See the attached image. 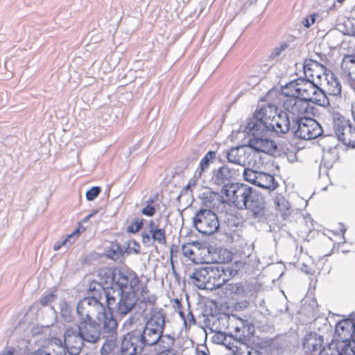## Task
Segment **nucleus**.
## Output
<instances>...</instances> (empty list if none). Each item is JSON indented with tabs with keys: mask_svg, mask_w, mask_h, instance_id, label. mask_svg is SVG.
Wrapping results in <instances>:
<instances>
[{
	"mask_svg": "<svg viewBox=\"0 0 355 355\" xmlns=\"http://www.w3.org/2000/svg\"><path fill=\"white\" fill-rule=\"evenodd\" d=\"M98 277L100 284H96V290H103L109 311L107 313L124 316L131 312L138 301L135 289L141 283L137 274L118 268H105L99 272Z\"/></svg>",
	"mask_w": 355,
	"mask_h": 355,
	"instance_id": "1",
	"label": "nucleus"
},
{
	"mask_svg": "<svg viewBox=\"0 0 355 355\" xmlns=\"http://www.w3.org/2000/svg\"><path fill=\"white\" fill-rule=\"evenodd\" d=\"M329 349L331 355H355V318H345L336 324Z\"/></svg>",
	"mask_w": 355,
	"mask_h": 355,
	"instance_id": "2",
	"label": "nucleus"
},
{
	"mask_svg": "<svg viewBox=\"0 0 355 355\" xmlns=\"http://www.w3.org/2000/svg\"><path fill=\"white\" fill-rule=\"evenodd\" d=\"M153 329L150 330V317L144 324L137 326L133 329L128 331L122 336L120 343V352L125 355H138L141 354L146 347H149V343H151L150 337L153 334Z\"/></svg>",
	"mask_w": 355,
	"mask_h": 355,
	"instance_id": "3",
	"label": "nucleus"
},
{
	"mask_svg": "<svg viewBox=\"0 0 355 355\" xmlns=\"http://www.w3.org/2000/svg\"><path fill=\"white\" fill-rule=\"evenodd\" d=\"M166 323V314L163 309H154L150 311V330L153 329V334L151 339V343H149V347L157 346V353L165 355L175 354L173 346L175 343L174 337L169 334H164ZM151 337V336H150Z\"/></svg>",
	"mask_w": 355,
	"mask_h": 355,
	"instance_id": "4",
	"label": "nucleus"
},
{
	"mask_svg": "<svg viewBox=\"0 0 355 355\" xmlns=\"http://www.w3.org/2000/svg\"><path fill=\"white\" fill-rule=\"evenodd\" d=\"M96 284H100V282H93L89 285V291L92 293L91 297H86L81 300L76 306V313L78 317L77 321L92 320L96 316L102 317L105 311L104 305L101 302L103 295V290H96Z\"/></svg>",
	"mask_w": 355,
	"mask_h": 355,
	"instance_id": "5",
	"label": "nucleus"
},
{
	"mask_svg": "<svg viewBox=\"0 0 355 355\" xmlns=\"http://www.w3.org/2000/svg\"><path fill=\"white\" fill-rule=\"evenodd\" d=\"M115 319L112 313L103 312L102 317L98 316L97 320L77 321L76 325L83 340L90 344H96L102 340L103 329L112 324Z\"/></svg>",
	"mask_w": 355,
	"mask_h": 355,
	"instance_id": "6",
	"label": "nucleus"
},
{
	"mask_svg": "<svg viewBox=\"0 0 355 355\" xmlns=\"http://www.w3.org/2000/svg\"><path fill=\"white\" fill-rule=\"evenodd\" d=\"M239 175V169L231 167L225 162L214 167L209 178V184L216 189L220 190L221 194L229 195L228 191L236 182H234Z\"/></svg>",
	"mask_w": 355,
	"mask_h": 355,
	"instance_id": "7",
	"label": "nucleus"
},
{
	"mask_svg": "<svg viewBox=\"0 0 355 355\" xmlns=\"http://www.w3.org/2000/svg\"><path fill=\"white\" fill-rule=\"evenodd\" d=\"M279 112L278 107L272 103H266L259 110L257 109L253 117L247 123V128L256 134L267 132L268 123L274 119Z\"/></svg>",
	"mask_w": 355,
	"mask_h": 355,
	"instance_id": "8",
	"label": "nucleus"
},
{
	"mask_svg": "<svg viewBox=\"0 0 355 355\" xmlns=\"http://www.w3.org/2000/svg\"><path fill=\"white\" fill-rule=\"evenodd\" d=\"M243 210H246L248 216L258 223L267 224L272 217L264 196L257 190Z\"/></svg>",
	"mask_w": 355,
	"mask_h": 355,
	"instance_id": "9",
	"label": "nucleus"
},
{
	"mask_svg": "<svg viewBox=\"0 0 355 355\" xmlns=\"http://www.w3.org/2000/svg\"><path fill=\"white\" fill-rule=\"evenodd\" d=\"M192 223L197 231L204 235H211L220 227L218 216L211 209L200 208L193 217Z\"/></svg>",
	"mask_w": 355,
	"mask_h": 355,
	"instance_id": "10",
	"label": "nucleus"
},
{
	"mask_svg": "<svg viewBox=\"0 0 355 355\" xmlns=\"http://www.w3.org/2000/svg\"><path fill=\"white\" fill-rule=\"evenodd\" d=\"M322 132L320 124L311 117H295L293 123L292 134L297 139L311 140L320 137Z\"/></svg>",
	"mask_w": 355,
	"mask_h": 355,
	"instance_id": "11",
	"label": "nucleus"
},
{
	"mask_svg": "<svg viewBox=\"0 0 355 355\" xmlns=\"http://www.w3.org/2000/svg\"><path fill=\"white\" fill-rule=\"evenodd\" d=\"M256 190L243 183H236L228 191L229 195H225L228 202L236 207L239 210H243L248 205V202Z\"/></svg>",
	"mask_w": 355,
	"mask_h": 355,
	"instance_id": "12",
	"label": "nucleus"
},
{
	"mask_svg": "<svg viewBox=\"0 0 355 355\" xmlns=\"http://www.w3.org/2000/svg\"><path fill=\"white\" fill-rule=\"evenodd\" d=\"M282 94L288 97L283 103L284 109L290 114L293 123L296 118L306 117L305 114L309 112V101L295 96V94L282 90Z\"/></svg>",
	"mask_w": 355,
	"mask_h": 355,
	"instance_id": "13",
	"label": "nucleus"
},
{
	"mask_svg": "<svg viewBox=\"0 0 355 355\" xmlns=\"http://www.w3.org/2000/svg\"><path fill=\"white\" fill-rule=\"evenodd\" d=\"M334 130L338 140L351 148H355V127L349 120L343 116L334 119Z\"/></svg>",
	"mask_w": 355,
	"mask_h": 355,
	"instance_id": "14",
	"label": "nucleus"
},
{
	"mask_svg": "<svg viewBox=\"0 0 355 355\" xmlns=\"http://www.w3.org/2000/svg\"><path fill=\"white\" fill-rule=\"evenodd\" d=\"M142 243L146 247L153 246L155 242L161 245L166 243V230L159 227L153 220H150L144 231L141 232Z\"/></svg>",
	"mask_w": 355,
	"mask_h": 355,
	"instance_id": "15",
	"label": "nucleus"
},
{
	"mask_svg": "<svg viewBox=\"0 0 355 355\" xmlns=\"http://www.w3.org/2000/svg\"><path fill=\"white\" fill-rule=\"evenodd\" d=\"M245 131L248 135H251L252 137L248 140V146L253 149L256 152H262L264 153L272 154L277 149L275 143L269 139L263 137L267 132H261L256 134L245 128Z\"/></svg>",
	"mask_w": 355,
	"mask_h": 355,
	"instance_id": "16",
	"label": "nucleus"
},
{
	"mask_svg": "<svg viewBox=\"0 0 355 355\" xmlns=\"http://www.w3.org/2000/svg\"><path fill=\"white\" fill-rule=\"evenodd\" d=\"M85 340L82 339L78 331L73 327H69L64 334L63 348L66 354L78 355L85 347Z\"/></svg>",
	"mask_w": 355,
	"mask_h": 355,
	"instance_id": "17",
	"label": "nucleus"
},
{
	"mask_svg": "<svg viewBox=\"0 0 355 355\" xmlns=\"http://www.w3.org/2000/svg\"><path fill=\"white\" fill-rule=\"evenodd\" d=\"M303 68L305 77L313 80L317 85H322V81L325 82L329 76V70L324 65L312 59L306 60Z\"/></svg>",
	"mask_w": 355,
	"mask_h": 355,
	"instance_id": "18",
	"label": "nucleus"
},
{
	"mask_svg": "<svg viewBox=\"0 0 355 355\" xmlns=\"http://www.w3.org/2000/svg\"><path fill=\"white\" fill-rule=\"evenodd\" d=\"M119 322L116 319L110 325L106 327L102 335L103 345L100 349L101 355H110L118 345Z\"/></svg>",
	"mask_w": 355,
	"mask_h": 355,
	"instance_id": "19",
	"label": "nucleus"
},
{
	"mask_svg": "<svg viewBox=\"0 0 355 355\" xmlns=\"http://www.w3.org/2000/svg\"><path fill=\"white\" fill-rule=\"evenodd\" d=\"M317 83H315L313 80H310L306 77L299 78L287 83L282 87V90L285 91L287 89L293 87L295 92H290L291 94H295V96L309 101L310 96L314 92L313 91Z\"/></svg>",
	"mask_w": 355,
	"mask_h": 355,
	"instance_id": "20",
	"label": "nucleus"
},
{
	"mask_svg": "<svg viewBox=\"0 0 355 355\" xmlns=\"http://www.w3.org/2000/svg\"><path fill=\"white\" fill-rule=\"evenodd\" d=\"M267 132L275 133L277 135H282L292 132L293 121L290 114L284 110H279L278 114L268 123Z\"/></svg>",
	"mask_w": 355,
	"mask_h": 355,
	"instance_id": "21",
	"label": "nucleus"
},
{
	"mask_svg": "<svg viewBox=\"0 0 355 355\" xmlns=\"http://www.w3.org/2000/svg\"><path fill=\"white\" fill-rule=\"evenodd\" d=\"M323 342V336L315 332H311L303 338L302 350L308 355H320L324 349Z\"/></svg>",
	"mask_w": 355,
	"mask_h": 355,
	"instance_id": "22",
	"label": "nucleus"
},
{
	"mask_svg": "<svg viewBox=\"0 0 355 355\" xmlns=\"http://www.w3.org/2000/svg\"><path fill=\"white\" fill-rule=\"evenodd\" d=\"M210 266L196 268L190 276L192 283L199 289H211Z\"/></svg>",
	"mask_w": 355,
	"mask_h": 355,
	"instance_id": "23",
	"label": "nucleus"
},
{
	"mask_svg": "<svg viewBox=\"0 0 355 355\" xmlns=\"http://www.w3.org/2000/svg\"><path fill=\"white\" fill-rule=\"evenodd\" d=\"M341 69L349 79L353 89H355V55H345L341 63Z\"/></svg>",
	"mask_w": 355,
	"mask_h": 355,
	"instance_id": "24",
	"label": "nucleus"
},
{
	"mask_svg": "<svg viewBox=\"0 0 355 355\" xmlns=\"http://www.w3.org/2000/svg\"><path fill=\"white\" fill-rule=\"evenodd\" d=\"M211 291L220 288L226 284L224 268L220 266H210Z\"/></svg>",
	"mask_w": 355,
	"mask_h": 355,
	"instance_id": "25",
	"label": "nucleus"
},
{
	"mask_svg": "<svg viewBox=\"0 0 355 355\" xmlns=\"http://www.w3.org/2000/svg\"><path fill=\"white\" fill-rule=\"evenodd\" d=\"M32 353L34 355H66L62 342L59 338L55 339L54 344L39 349Z\"/></svg>",
	"mask_w": 355,
	"mask_h": 355,
	"instance_id": "26",
	"label": "nucleus"
},
{
	"mask_svg": "<svg viewBox=\"0 0 355 355\" xmlns=\"http://www.w3.org/2000/svg\"><path fill=\"white\" fill-rule=\"evenodd\" d=\"M278 185V182L276 181L273 175L261 171L258 174L256 186L270 191H273L277 188Z\"/></svg>",
	"mask_w": 355,
	"mask_h": 355,
	"instance_id": "27",
	"label": "nucleus"
},
{
	"mask_svg": "<svg viewBox=\"0 0 355 355\" xmlns=\"http://www.w3.org/2000/svg\"><path fill=\"white\" fill-rule=\"evenodd\" d=\"M216 159V151L209 150L201 159L199 166L194 175L196 179L200 178L202 173L207 171L214 160Z\"/></svg>",
	"mask_w": 355,
	"mask_h": 355,
	"instance_id": "28",
	"label": "nucleus"
},
{
	"mask_svg": "<svg viewBox=\"0 0 355 355\" xmlns=\"http://www.w3.org/2000/svg\"><path fill=\"white\" fill-rule=\"evenodd\" d=\"M202 205L205 208L211 209L216 205L217 202L220 200L221 196L218 191L207 190L200 194Z\"/></svg>",
	"mask_w": 355,
	"mask_h": 355,
	"instance_id": "29",
	"label": "nucleus"
},
{
	"mask_svg": "<svg viewBox=\"0 0 355 355\" xmlns=\"http://www.w3.org/2000/svg\"><path fill=\"white\" fill-rule=\"evenodd\" d=\"M225 290V294L233 299L235 297H243L247 295L246 289L242 282L226 284Z\"/></svg>",
	"mask_w": 355,
	"mask_h": 355,
	"instance_id": "30",
	"label": "nucleus"
},
{
	"mask_svg": "<svg viewBox=\"0 0 355 355\" xmlns=\"http://www.w3.org/2000/svg\"><path fill=\"white\" fill-rule=\"evenodd\" d=\"M313 92H315L310 96L309 103H313L323 107L329 105V100L326 93L318 85H316Z\"/></svg>",
	"mask_w": 355,
	"mask_h": 355,
	"instance_id": "31",
	"label": "nucleus"
},
{
	"mask_svg": "<svg viewBox=\"0 0 355 355\" xmlns=\"http://www.w3.org/2000/svg\"><path fill=\"white\" fill-rule=\"evenodd\" d=\"M243 147H234L227 150L225 156L229 163L234 164L240 166H243L245 161L243 155L241 153Z\"/></svg>",
	"mask_w": 355,
	"mask_h": 355,
	"instance_id": "32",
	"label": "nucleus"
},
{
	"mask_svg": "<svg viewBox=\"0 0 355 355\" xmlns=\"http://www.w3.org/2000/svg\"><path fill=\"white\" fill-rule=\"evenodd\" d=\"M329 76L325 80L328 85V93L331 96H340L341 94L342 87L340 83L335 74L329 70Z\"/></svg>",
	"mask_w": 355,
	"mask_h": 355,
	"instance_id": "33",
	"label": "nucleus"
},
{
	"mask_svg": "<svg viewBox=\"0 0 355 355\" xmlns=\"http://www.w3.org/2000/svg\"><path fill=\"white\" fill-rule=\"evenodd\" d=\"M124 253L125 250L123 251L119 243H112L110 249L107 250L106 254L107 257L113 260H117L121 258Z\"/></svg>",
	"mask_w": 355,
	"mask_h": 355,
	"instance_id": "34",
	"label": "nucleus"
},
{
	"mask_svg": "<svg viewBox=\"0 0 355 355\" xmlns=\"http://www.w3.org/2000/svg\"><path fill=\"white\" fill-rule=\"evenodd\" d=\"M60 307L61 317L66 322H71L73 320V316L69 304L66 301H63L60 302Z\"/></svg>",
	"mask_w": 355,
	"mask_h": 355,
	"instance_id": "35",
	"label": "nucleus"
},
{
	"mask_svg": "<svg viewBox=\"0 0 355 355\" xmlns=\"http://www.w3.org/2000/svg\"><path fill=\"white\" fill-rule=\"evenodd\" d=\"M148 292L149 291L146 284H141V287L137 286L135 289V293L137 294V293H139L142 302L153 303L155 300V297L154 296H147Z\"/></svg>",
	"mask_w": 355,
	"mask_h": 355,
	"instance_id": "36",
	"label": "nucleus"
},
{
	"mask_svg": "<svg viewBox=\"0 0 355 355\" xmlns=\"http://www.w3.org/2000/svg\"><path fill=\"white\" fill-rule=\"evenodd\" d=\"M261 171L252 170L249 168H245L243 172V176L245 181L256 185L258 178V174Z\"/></svg>",
	"mask_w": 355,
	"mask_h": 355,
	"instance_id": "37",
	"label": "nucleus"
},
{
	"mask_svg": "<svg viewBox=\"0 0 355 355\" xmlns=\"http://www.w3.org/2000/svg\"><path fill=\"white\" fill-rule=\"evenodd\" d=\"M144 220L141 218H135L131 223L127 227V232L135 234L144 227Z\"/></svg>",
	"mask_w": 355,
	"mask_h": 355,
	"instance_id": "38",
	"label": "nucleus"
},
{
	"mask_svg": "<svg viewBox=\"0 0 355 355\" xmlns=\"http://www.w3.org/2000/svg\"><path fill=\"white\" fill-rule=\"evenodd\" d=\"M275 204L278 210L282 212L288 211L290 208V203L288 201L282 196H277L275 200Z\"/></svg>",
	"mask_w": 355,
	"mask_h": 355,
	"instance_id": "39",
	"label": "nucleus"
},
{
	"mask_svg": "<svg viewBox=\"0 0 355 355\" xmlns=\"http://www.w3.org/2000/svg\"><path fill=\"white\" fill-rule=\"evenodd\" d=\"M222 268H224L225 273V282H227L230 279L234 277L239 272V269L234 268L233 265H220Z\"/></svg>",
	"mask_w": 355,
	"mask_h": 355,
	"instance_id": "40",
	"label": "nucleus"
},
{
	"mask_svg": "<svg viewBox=\"0 0 355 355\" xmlns=\"http://www.w3.org/2000/svg\"><path fill=\"white\" fill-rule=\"evenodd\" d=\"M182 252L183 255L185 257H187L191 260L195 259V254L196 253V252L194 251V250L191 244V242H189L188 243L183 244L182 245Z\"/></svg>",
	"mask_w": 355,
	"mask_h": 355,
	"instance_id": "41",
	"label": "nucleus"
},
{
	"mask_svg": "<svg viewBox=\"0 0 355 355\" xmlns=\"http://www.w3.org/2000/svg\"><path fill=\"white\" fill-rule=\"evenodd\" d=\"M58 296L53 292H51L46 295H43L40 300V303L42 306L51 305L53 302L57 299Z\"/></svg>",
	"mask_w": 355,
	"mask_h": 355,
	"instance_id": "42",
	"label": "nucleus"
},
{
	"mask_svg": "<svg viewBox=\"0 0 355 355\" xmlns=\"http://www.w3.org/2000/svg\"><path fill=\"white\" fill-rule=\"evenodd\" d=\"M101 188L98 186L92 187L89 189L85 194L86 198L88 201H93L101 193Z\"/></svg>",
	"mask_w": 355,
	"mask_h": 355,
	"instance_id": "43",
	"label": "nucleus"
},
{
	"mask_svg": "<svg viewBox=\"0 0 355 355\" xmlns=\"http://www.w3.org/2000/svg\"><path fill=\"white\" fill-rule=\"evenodd\" d=\"M125 252L130 254L132 252L135 254H139L140 252V245L135 240L130 241L128 245V247L125 250Z\"/></svg>",
	"mask_w": 355,
	"mask_h": 355,
	"instance_id": "44",
	"label": "nucleus"
},
{
	"mask_svg": "<svg viewBox=\"0 0 355 355\" xmlns=\"http://www.w3.org/2000/svg\"><path fill=\"white\" fill-rule=\"evenodd\" d=\"M192 247L193 248L194 251H204L209 252V249L207 247V243L203 241H195L191 242Z\"/></svg>",
	"mask_w": 355,
	"mask_h": 355,
	"instance_id": "45",
	"label": "nucleus"
},
{
	"mask_svg": "<svg viewBox=\"0 0 355 355\" xmlns=\"http://www.w3.org/2000/svg\"><path fill=\"white\" fill-rule=\"evenodd\" d=\"M288 44L286 43L281 44L279 46L275 47L270 54V58H275L280 55L281 53L287 49Z\"/></svg>",
	"mask_w": 355,
	"mask_h": 355,
	"instance_id": "46",
	"label": "nucleus"
},
{
	"mask_svg": "<svg viewBox=\"0 0 355 355\" xmlns=\"http://www.w3.org/2000/svg\"><path fill=\"white\" fill-rule=\"evenodd\" d=\"M156 213V208L155 206L152 205H146V207H144L141 209V214L144 216L152 217Z\"/></svg>",
	"mask_w": 355,
	"mask_h": 355,
	"instance_id": "47",
	"label": "nucleus"
},
{
	"mask_svg": "<svg viewBox=\"0 0 355 355\" xmlns=\"http://www.w3.org/2000/svg\"><path fill=\"white\" fill-rule=\"evenodd\" d=\"M315 14H313L309 16V17H306L303 19V24L305 27L309 28L312 24H313L315 21Z\"/></svg>",
	"mask_w": 355,
	"mask_h": 355,
	"instance_id": "48",
	"label": "nucleus"
},
{
	"mask_svg": "<svg viewBox=\"0 0 355 355\" xmlns=\"http://www.w3.org/2000/svg\"><path fill=\"white\" fill-rule=\"evenodd\" d=\"M80 234V228H76L71 234L67 236V240L69 241V245L76 241V239Z\"/></svg>",
	"mask_w": 355,
	"mask_h": 355,
	"instance_id": "49",
	"label": "nucleus"
},
{
	"mask_svg": "<svg viewBox=\"0 0 355 355\" xmlns=\"http://www.w3.org/2000/svg\"><path fill=\"white\" fill-rule=\"evenodd\" d=\"M67 245H69V241L67 240V238L64 239V240H62L61 241H59L56 242L54 244L53 250L55 251H58L61 248L62 246Z\"/></svg>",
	"mask_w": 355,
	"mask_h": 355,
	"instance_id": "50",
	"label": "nucleus"
},
{
	"mask_svg": "<svg viewBox=\"0 0 355 355\" xmlns=\"http://www.w3.org/2000/svg\"><path fill=\"white\" fill-rule=\"evenodd\" d=\"M178 247L176 245H172L170 249V259L171 262L173 263V257H177L178 253Z\"/></svg>",
	"mask_w": 355,
	"mask_h": 355,
	"instance_id": "51",
	"label": "nucleus"
},
{
	"mask_svg": "<svg viewBox=\"0 0 355 355\" xmlns=\"http://www.w3.org/2000/svg\"><path fill=\"white\" fill-rule=\"evenodd\" d=\"M209 349L206 345L202 347V349H196L197 355H208L209 354Z\"/></svg>",
	"mask_w": 355,
	"mask_h": 355,
	"instance_id": "52",
	"label": "nucleus"
},
{
	"mask_svg": "<svg viewBox=\"0 0 355 355\" xmlns=\"http://www.w3.org/2000/svg\"><path fill=\"white\" fill-rule=\"evenodd\" d=\"M15 349L12 347H6L0 352V355H13Z\"/></svg>",
	"mask_w": 355,
	"mask_h": 355,
	"instance_id": "53",
	"label": "nucleus"
},
{
	"mask_svg": "<svg viewBox=\"0 0 355 355\" xmlns=\"http://www.w3.org/2000/svg\"><path fill=\"white\" fill-rule=\"evenodd\" d=\"M157 198H158V194L156 193L153 196H150L148 198V199L146 200V205H153V204L157 200Z\"/></svg>",
	"mask_w": 355,
	"mask_h": 355,
	"instance_id": "54",
	"label": "nucleus"
},
{
	"mask_svg": "<svg viewBox=\"0 0 355 355\" xmlns=\"http://www.w3.org/2000/svg\"><path fill=\"white\" fill-rule=\"evenodd\" d=\"M245 264V262H243L242 261H235L232 265L234 268L239 269V271L242 268H243Z\"/></svg>",
	"mask_w": 355,
	"mask_h": 355,
	"instance_id": "55",
	"label": "nucleus"
},
{
	"mask_svg": "<svg viewBox=\"0 0 355 355\" xmlns=\"http://www.w3.org/2000/svg\"><path fill=\"white\" fill-rule=\"evenodd\" d=\"M187 318L189 320L190 323L196 324V321L195 317L193 315V313H191V311H189V312L187 314Z\"/></svg>",
	"mask_w": 355,
	"mask_h": 355,
	"instance_id": "56",
	"label": "nucleus"
},
{
	"mask_svg": "<svg viewBox=\"0 0 355 355\" xmlns=\"http://www.w3.org/2000/svg\"><path fill=\"white\" fill-rule=\"evenodd\" d=\"M248 355H263V354L259 351L252 348L250 350H249L248 352Z\"/></svg>",
	"mask_w": 355,
	"mask_h": 355,
	"instance_id": "57",
	"label": "nucleus"
},
{
	"mask_svg": "<svg viewBox=\"0 0 355 355\" xmlns=\"http://www.w3.org/2000/svg\"><path fill=\"white\" fill-rule=\"evenodd\" d=\"M196 185V182L195 181H190L189 182V184L184 187L185 188V191H190L191 193L192 192V190H191V187L193 186H195Z\"/></svg>",
	"mask_w": 355,
	"mask_h": 355,
	"instance_id": "58",
	"label": "nucleus"
},
{
	"mask_svg": "<svg viewBox=\"0 0 355 355\" xmlns=\"http://www.w3.org/2000/svg\"><path fill=\"white\" fill-rule=\"evenodd\" d=\"M191 193L190 191H185V188H183L180 193V195L178 196L177 199L178 200H180V198H181L182 196H184V195H187V194H190Z\"/></svg>",
	"mask_w": 355,
	"mask_h": 355,
	"instance_id": "59",
	"label": "nucleus"
},
{
	"mask_svg": "<svg viewBox=\"0 0 355 355\" xmlns=\"http://www.w3.org/2000/svg\"><path fill=\"white\" fill-rule=\"evenodd\" d=\"M235 331H236V336L239 340H242V339H243L242 336H243V337H244V338L245 337V335L239 334V333L240 332V329H239V327H236V328H235Z\"/></svg>",
	"mask_w": 355,
	"mask_h": 355,
	"instance_id": "60",
	"label": "nucleus"
},
{
	"mask_svg": "<svg viewBox=\"0 0 355 355\" xmlns=\"http://www.w3.org/2000/svg\"><path fill=\"white\" fill-rule=\"evenodd\" d=\"M92 217V214H88L83 219V223L87 222Z\"/></svg>",
	"mask_w": 355,
	"mask_h": 355,
	"instance_id": "61",
	"label": "nucleus"
},
{
	"mask_svg": "<svg viewBox=\"0 0 355 355\" xmlns=\"http://www.w3.org/2000/svg\"><path fill=\"white\" fill-rule=\"evenodd\" d=\"M179 314H180V316L182 318V320L184 321V323H186V318H185V315H184V313L183 311H179Z\"/></svg>",
	"mask_w": 355,
	"mask_h": 355,
	"instance_id": "62",
	"label": "nucleus"
},
{
	"mask_svg": "<svg viewBox=\"0 0 355 355\" xmlns=\"http://www.w3.org/2000/svg\"><path fill=\"white\" fill-rule=\"evenodd\" d=\"M97 213H98V210L96 209V210L92 211V213H90L89 214H92V216H94Z\"/></svg>",
	"mask_w": 355,
	"mask_h": 355,
	"instance_id": "63",
	"label": "nucleus"
},
{
	"mask_svg": "<svg viewBox=\"0 0 355 355\" xmlns=\"http://www.w3.org/2000/svg\"><path fill=\"white\" fill-rule=\"evenodd\" d=\"M330 10H335L336 9V3H334L332 6L329 8Z\"/></svg>",
	"mask_w": 355,
	"mask_h": 355,
	"instance_id": "64",
	"label": "nucleus"
}]
</instances>
